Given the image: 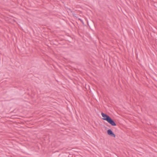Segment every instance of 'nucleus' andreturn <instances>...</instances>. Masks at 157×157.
<instances>
[{
    "instance_id": "f257e3e1",
    "label": "nucleus",
    "mask_w": 157,
    "mask_h": 157,
    "mask_svg": "<svg viewBox=\"0 0 157 157\" xmlns=\"http://www.w3.org/2000/svg\"><path fill=\"white\" fill-rule=\"evenodd\" d=\"M101 115L103 117L102 119L103 120L106 121L113 126L116 125V124L115 122L109 116L103 112L101 113Z\"/></svg>"
},
{
    "instance_id": "f03ea898",
    "label": "nucleus",
    "mask_w": 157,
    "mask_h": 157,
    "mask_svg": "<svg viewBox=\"0 0 157 157\" xmlns=\"http://www.w3.org/2000/svg\"><path fill=\"white\" fill-rule=\"evenodd\" d=\"M107 133L108 135L110 136H111L115 137L116 136L114 134L113 132L111 129H109L107 131Z\"/></svg>"
},
{
    "instance_id": "7ed1b4c3",
    "label": "nucleus",
    "mask_w": 157,
    "mask_h": 157,
    "mask_svg": "<svg viewBox=\"0 0 157 157\" xmlns=\"http://www.w3.org/2000/svg\"><path fill=\"white\" fill-rule=\"evenodd\" d=\"M78 20H79L80 21H82L80 18H79Z\"/></svg>"
}]
</instances>
